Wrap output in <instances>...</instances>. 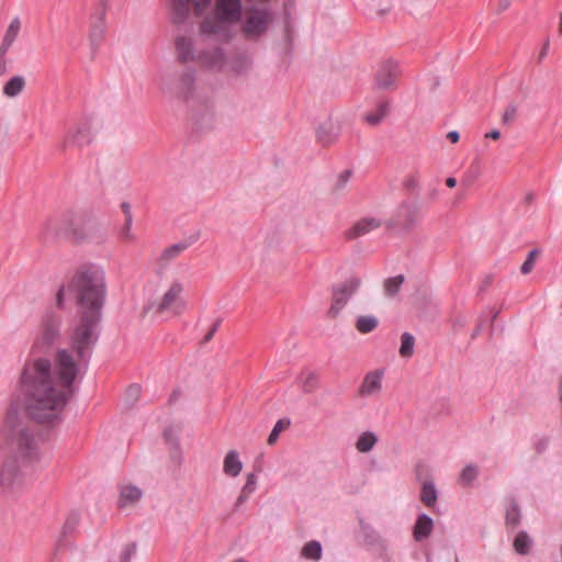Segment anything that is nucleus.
I'll return each instance as SVG.
<instances>
[{
    "label": "nucleus",
    "mask_w": 562,
    "mask_h": 562,
    "mask_svg": "<svg viewBox=\"0 0 562 562\" xmlns=\"http://www.w3.org/2000/svg\"><path fill=\"white\" fill-rule=\"evenodd\" d=\"M268 23L267 11L254 8L245 20L243 32L247 36H259L267 31Z\"/></svg>",
    "instance_id": "nucleus-13"
},
{
    "label": "nucleus",
    "mask_w": 562,
    "mask_h": 562,
    "mask_svg": "<svg viewBox=\"0 0 562 562\" xmlns=\"http://www.w3.org/2000/svg\"><path fill=\"white\" fill-rule=\"evenodd\" d=\"M438 499V493L432 481H425L420 490V502L428 508H432Z\"/></svg>",
    "instance_id": "nucleus-26"
},
{
    "label": "nucleus",
    "mask_w": 562,
    "mask_h": 562,
    "mask_svg": "<svg viewBox=\"0 0 562 562\" xmlns=\"http://www.w3.org/2000/svg\"><path fill=\"white\" fill-rule=\"evenodd\" d=\"M359 526L363 542L369 547L376 546L380 541V536L374 528L366 522L363 518H359Z\"/></svg>",
    "instance_id": "nucleus-28"
},
{
    "label": "nucleus",
    "mask_w": 562,
    "mask_h": 562,
    "mask_svg": "<svg viewBox=\"0 0 562 562\" xmlns=\"http://www.w3.org/2000/svg\"><path fill=\"white\" fill-rule=\"evenodd\" d=\"M243 469V463L239 460L238 452L231 450L224 458L223 471L228 476H237Z\"/></svg>",
    "instance_id": "nucleus-22"
},
{
    "label": "nucleus",
    "mask_w": 562,
    "mask_h": 562,
    "mask_svg": "<svg viewBox=\"0 0 562 562\" xmlns=\"http://www.w3.org/2000/svg\"><path fill=\"white\" fill-rule=\"evenodd\" d=\"M378 436L373 431H363L356 441V449L361 453L370 452L378 443Z\"/></svg>",
    "instance_id": "nucleus-27"
},
{
    "label": "nucleus",
    "mask_w": 562,
    "mask_h": 562,
    "mask_svg": "<svg viewBox=\"0 0 562 562\" xmlns=\"http://www.w3.org/2000/svg\"><path fill=\"white\" fill-rule=\"evenodd\" d=\"M249 495L250 494L247 492H244V491L240 492L239 496L237 497V499L234 504V512H237L240 508V506L247 502Z\"/></svg>",
    "instance_id": "nucleus-52"
},
{
    "label": "nucleus",
    "mask_w": 562,
    "mask_h": 562,
    "mask_svg": "<svg viewBox=\"0 0 562 562\" xmlns=\"http://www.w3.org/2000/svg\"><path fill=\"white\" fill-rule=\"evenodd\" d=\"M79 520H80V516L77 512L70 513L64 522V526L61 529L63 536L67 537L68 535H70L78 526Z\"/></svg>",
    "instance_id": "nucleus-41"
},
{
    "label": "nucleus",
    "mask_w": 562,
    "mask_h": 562,
    "mask_svg": "<svg viewBox=\"0 0 562 562\" xmlns=\"http://www.w3.org/2000/svg\"><path fill=\"white\" fill-rule=\"evenodd\" d=\"M75 300L78 322L70 335V348L58 349L55 368L61 390L52 380V362L37 358L26 364L21 373V392L24 409L31 420L53 430L63 422L61 413L75 393L79 364L87 367L101 335V321L106 301V282L103 269L94 263H83L76 270L67 286L61 284L56 293V306L65 310V292Z\"/></svg>",
    "instance_id": "nucleus-1"
},
{
    "label": "nucleus",
    "mask_w": 562,
    "mask_h": 562,
    "mask_svg": "<svg viewBox=\"0 0 562 562\" xmlns=\"http://www.w3.org/2000/svg\"><path fill=\"white\" fill-rule=\"evenodd\" d=\"M131 227H132V224H127V220H125V223H124V226L121 231V236L123 238H130L131 237Z\"/></svg>",
    "instance_id": "nucleus-59"
},
{
    "label": "nucleus",
    "mask_w": 562,
    "mask_h": 562,
    "mask_svg": "<svg viewBox=\"0 0 562 562\" xmlns=\"http://www.w3.org/2000/svg\"><path fill=\"white\" fill-rule=\"evenodd\" d=\"M178 52V60L182 64L195 59L194 45L191 37L178 36L175 41Z\"/></svg>",
    "instance_id": "nucleus-21"
},
{
    "label": "nucleus",
    "mask_w": 562,
    "mask_h": 562,
    "mask_svg": "<svg viewBox=\"0 0 562 562\" xmlns=\"http://www.w3.org/2000/svg\"><path fill=\"white\" fill-rule=\"evenodd\" d=\"M290 426V419L288 418H281L279 419L272 430L270 431L269 436H268V439H267V442L268 445H273L277 442L279 436H280V432L285 429L286 427Z\"/></svg>",
    "instance_id": "nucleus-40"
},
{
    "label": "nucleus",
    "mask_w": 562,
    "mask_h": 562,
    "mask_svg": "<svg viewBox=\"0 0 562 562\" xmlns=\"http://www.w3.org/2000/svg\"><path fill=\"white\" fill-rule=\"evenodd\" d=\"M284 37H285V41H286L288 45H291V43H292V30H291L290 24L285 25Z\"/></svg>",
    "instance_id": "nucleus-60"
},
{
    "label": "nucleus",
    "mask_w": 562,
    "mask_h": 562,
    "mask_svg": "<svg viewBox=\"0 0 562 562\" xmlns=\"http://www.w3.org/2000/svg\"><path fill=\"white\" fill-rule=\"evenodd\" d=\"M447 138L452 143V144H456L459 142L460 139V133L458 131H450L448 134H447Z\"/></svg>",
    "instance_id": "nucleus-58"
},
{
    "label": "nucleus",
    "mask_w": 562,
    "mask_h": 562,
    "mask_svg": "<svg viewBox=\"0 0 562 562\" xmlns=\"http://www.w3.org/2000/svg\"><path fill=\"white\" fill-rule=\"evenodd\" d=\"M540 254H541L540 248H533L528 252L526 260L520 266V272L522 274H528L532 271L536 260Z\"/></svg>",
    "instance_id": "nucleus-38"
},
{
    "label": "nucleus",
    "mask_w": 562,
    "mask_h": 562,
    "mask_svg": "<svg viewBox=\"0 0 562 562\" xmlns=\"http://www.w3.org/2000/svg\"><path fill=\"white\" fill-rule=\"evenodd\" d=\"M419 220V204L416 201L403 200L397 206L394 217L386 223V227L390 229L400 227L405 233H409Z\"/></svg>",
    "instance_id": "nucleus-5"
},
{
    "label": "nucleus",
    "mask_w": 562,
    "mask_h": 562,
    "mask_svg": "<svg viewBox=\"0 0 562 562\" xmlns=\"http://www.w3.org/2000/svg\"><path fill=\"white\" fill-rule=\"evenodd\" d=\"M476 177H477L476 170H473V169L468 170L464 178L461 181L462 186H465V187L471 186L472 182L476 179Z\"/></svg>",
    "instance_id": "nucleus-51"
},
{
    "label": "nucleus",
    "mask_w": 562,
    "mask_h": 562,
    "mask_svg": "<svg viewBox=\"0 0 562 562\" xmlns=\"http://www.w3.org/2000/svg\"><path fill=\"white\" fill-rule=\"evenodd\" d=\"M479 476V468L476 465H474L473 463H470V464H467L460 475H459V483L464 486V487H469L473 484V482L477 479Z\"/></svg>",
    "instance_id": "nucleus-32"
},
{
    "label": "nucleus",
    "mask_w": 562,
    "mask_h": 562,
    "mask_svg": "<svg viewBox=\"0 0 562 562\" xmlns=\"http://www.w3.org/2000/svg\"><path fill=\"white\" fill-rule=\"evenodd\" d=\"M7 71V58H2V56H0V76H3Z\"/></svg>",
    "instance_id": "nucleus-63"
},
{
    "label": "nucleus",
    "mask_w": 562,
    "mask_h": 562,
    "mask_svg": "<svg viewBox=\"0 0 562 562\" xmlns=\"http://www.w3.org/2000/svg\"><path fill=\"white\" fill-rule=\"evenodd\" d=\"M383 370L370 371L366 374L359 392L362 396L371 395L382 389Z\"/></svg>",
    "instance_id": "nucleus-18"
},
{
    "label": "nucleus",
    "mask_w": 562,
    "mask_h": 562,
    "mask_svg": "<svg viewBox=\"0 0 562 562\" xmlns=\"http://www.w3.org/2000/svg\"><path fill=\"white\" fill-rule=\"evenodd\" d=\"M92 142L91 124L88 120L80 122L75 128H70L63 142V147H83Z\"/></svg>",
    "instance_id": "nucleus-12"
},
{
    "label": "nucleus",
    "mask_w": 562,
    "mask_h": 562,
    "mask_svg": "<svg viewBox=\"0 0 562 562\" xmlns=\"http://www.w3.org/2000/svg\"><path fill=\"white\" fill-rule=\"evenodd\" d=\"M355 326L359 333L369 334L379 326V321L373 315H361L357 318Z\"/></svg>",
    "instance_id": "nucleus-31"
},
{
    "label": "nucleus",
    "mask_w": 562,
    "mask_h": 562,
    "mask_svg": "<svg viewBox=\"0 0 562 562\" xmlns=\"http://www.w3.org/2000/svg\"><path fill=\"white\" fill-rule=\"evenodd\" d=\"M516 112H517V109L515 105H513V104L508 105L503 114V122L509 123L510 121H513L516 115Z\"/></svg>",
    "instance_id": "nucleus-48"
},
{
    "label": "nucleus",
    "mask_w": 562,
    "mask_h": 562,
    "mask_svg": "<svg viewBox=\"0 0 562 562\" xmlns=\"http://www.w3.org/2000/svg\"><path fill=\"white\" fill-rule=\"evenodd\" d=\"M121 209H122V212L124 213L125 220H127V224L128 225L132 224L133 223V215H132L130 203L123 202L121 204Z\"/></svg>",
    "instance_id": "nucleus-53"
},
{
    "label": "nucleus",
    "mask_w": 562,
    "mask_h": 562,
    "mask_svg": "<svg viewBox=\"0 0 562 562\" xmlns=\"http://www.w3.org/2000/svg\"><path fill=\"white\" fill-rule=\"evenodd\" d=\"M67 236L78 243L91 241L102 244L105 241L106 228L91 213H81L77 217L72 212H65L59 216L46 221L42 237L45 240Z\"/></svg>",
    "instance_id": "nucleus-2"
},
{
    "label": "nucleus",
    "mask_w": 562,
    "mask_h": 562,
    "mask_svg": "<svg viewBox=\"0 0 562 562\" xmlns=\"http://www.w3.org/2000/svg\"><path fill=\"white\" fill-rule=\"evenodd\" d=\"M190 246L189 243L180 241L177 244H173L167 248L164 249L160 256V261H170L175 258H177L182 251H184Z\"/></svg>",
    "instance_id": "nucleus-35"
},
{
    "label": "nucleus",
    "mask_w": 562,
    "mask_h": 562,
    "mask_svg": "<svg viewBox=\"0 0 562 562\" xmlns=\"http://www.w3.org/2000/svg\"><path fill=\"white\" fill-rule=\"evenodd\" d=\"M404 281H405V277L403 274H397L395 277L387 278L384 281L385 295L390 296V297L395 296L400 292Z\"/></svg>",
    "instance_id": "nucleus-34"
},
{
    "label": "nucleus",
    "mask_w": 562,
    "mask_h": 562,
    "mask_svg": "<svg viewBox=\"0 0 562 562\" xmlns=\"http://www.w3.org/2000/svg\"><path fill=\"white\" fill-rule=\"evenodd\" d=\"M521 521V512L516 497L510 496L506 499L505 525L507 528L516 529Z\"/></svg>",
    "instance_id": "nucleus-20"
},
{
    "label": "nucleus",
    "mask_w": 562,
    "mask_h": 562,
    "mask_svg": "<svg viewBox=\"0 0 562 562\" xmlns=\"http://www.w3.org/2000/svg\"><path fill=\"white\" fill-rule=\"evenodd\" d=\"M300 380L302 381V391L305 394H310L318 387V375L316 372L311 371L305 376L302 373Z\"/></svg>",
    "instance_id": "nucleus-37"
},
{
    "label": "nucleus",
    "mask_w": 562,
    "mask_h": 562,
    "mask_svg": "<svg viewBox=\"0 0 562 562\" xmlns=\"http://www.w3.org/2000/svg\"><path fill=\"white\" fill-rule=\"evenodd\" d=\"M549 47H550V40L547 38L542 45V48L539 53V56H538V61L541 63L543 60V58L548 55V52H549Z\"/></svg>",
    "instance_id": "nucleus-55"
},
{
    "label": "nucleus",
    "mask_w": 562,
    "mask_h": 562,
    "mask_svg": "<svg viewBox=\"0 0 562 562\" xmlns=\"http://www.w3.org/2000/svg\"><path fill=\"white\" fill-rule=\"evenodd\" d=\"M20 29H21L20 20H19V18H14L10 22V24H9V26H8V29H7L5 33H4L3 40H5L7 42H10V43L13 44V42L18 37Z\"/></svg>",
    "instance_id": "nucleus-42"
},
{
    "label": "nucleus",
    "mask_w": 562,
    "mask_h": 562,
    "mask_svg": "<svg viewBox=\"0 0 562 562\" xmlns=\"http://www.w3.org/2000/svg\"><path fill=\"white\" fill-rule=\"evenodd\" d=\"M381 226V221L374 217H363L356 222L353 226L348 229L347 238L355 239L360 236H363L371 232L372 229L379 228Z\"/></svg>",
    "instance_id": "nucleus-17"
},
{
    "label": "nucleus",
    "mask_w": 562,
    "mask_h": 562,
    "mask_svg": "<svg viewBox=\"0 0 562 562\" xmlns=\"http://www.w3.org/2000/svg\"><path fill=\"white\" fill-rule=\"evenodd\" d=\"M322 544L317 540L306 542L302 549V555L306 559L318 561L322 558Z\"/></svg>",
    "instance_id": "nucleus-33"
},
{
    "label": "nucleus",
    "mask_w": 562,
    "mask_h": 562,
    "mask_svg": "<svg viewBox=\"0 0 562 562\" xmlns=\"http://www.w3.org/2000/svg\"><path fill=\"white\" fill-rule=\"evenodd\" d=\"M382 117H385L387 112H389V102L387 101H382L379 103L378 105V111H376Z\"/></svg>",
    "instance_id": "nucleus-56"
},
{
    "label": "nucleus",
    "mask_w": 562,
    "mask_h": 562,
    "mask_svg": "<svg viewBox=\"0 0 562 562\" xmlns=\"http://www.w3.org/2000/svg\"><path fill=\"white\" fill-rule=\"evenodd\" d=\"M183 291V286L179 281L172 282L168 291L164 294L157 311L164 312L169 308V306L176 301V299Z\"/></svg>",
    "instance_id": "nucleus-25"
},
{
    "label": "nucleus",
    "mask_w": 562,
    "mask_h": 562,
    "mask_svg": "<svg viewBox=\"0 0 562 562\" xmlns=\"http://www.w3.org/2000/svg\"><path fill=\"white\" fill-rule=\"evenodd\" d=\"M241 13V1L240 0H216L214 13L215 18L238 22Z\"/></svg>",
    "instance_id": "nucleus-14"
},
{
    "label": "nucleus",
    "mask_w": 562,
    "mask_h": 562,
    "mask_svg": "<svg viewBox=\"0 0 562 562\" xmlns=\"http://www.w3.org/2000/svg\"><path fill=\"white\" fill-rule=\"evenodd\" d=\"M11 45H12V43L7 42L5 40H2V43L0 45V56H2V58H5V55Z\"/></svg>",
    "instance_id": "nucleus-57"
},
{
    "label": "nucleus",
    "mask_w": 562,
    "mask_h": 562,
    "mask_svg": "<svg viewBox=\"0 0 562 562\" xmlns=\"http://www.w3.org/2000/svg\"><path fill=\"white\" fill-rule=\"evenodd\" d=\"M63 317L53 310L44 313L41 319L40 334L34 341L33 348L43 347L49 349L60 338Z\"/></svg>",
    "instance_id": "nucleus-4"
},
{
    "label": "nucleus",
    "mask_w": 562,
    "mask_h": 562,
    "mask_svg": "<svg viewBox=\"0 0 562 562\" xmlns=\"http://www.w3.org/2000/svg\"><path fill=\"white\" fill-rule=\"evenodd\" d=\"M514 550L520 555H527L532 547V539L526 531H519L513 542Z\"/></svg>",
    "instance_id": "nucleus-29"
},
{
    "label": "nucleus",
    "mask_w": 562,
    "mask_h": 562,
    "mask_svg": "<svg viewBox=\"0 0 562 562\" xmlns=\"http://www.w3.org/2000/svg\"><path fill=\"white\" fill-rule=\"evenodd\" d=\"M212 0H173L171 3V22L183 24L190 14V5L194 8L196 15H200L210 5Z\"/></svg>",
    "instance_id": "nucleus-8"
},
{
    "label": "nucleus",
    "mask_w": 562,
    "mask_h": 562,
    "mask_svg": "<svg viewBox=\"0 0 562 562\" xmlns=\"http://www.w3.org/2000/svg\"><path fill=\"white\" fill-rule=\"evenodd\" d=\"M400 72V65L396 60L390 58L382 61L375 74V87L381 90L391 89L395 86Z\"/></svg>",
    "instance_id": "nucleus-10"
},
{
    "label": "nucleus",
    "mask_w": 562,
    "mask_h": 562,
    "mask_svg": "<svg viewBox=\"0 0 562 562\" xmlns=\"http://www.w3.org/2000/svg\"><path fill=\"white\" fill-rule=\"evenodd\" d=\"M415 337L409 333H403L401 337L400 355L408 358L414 352Z\"/></svg>",
    "instance_id": "nucleus-36"
},
{
    "label": "nucleus",
    "mask_w": 562,
    "mask_h": 562,
    "mask_svg": "<svg viewBox=\"0 0 562 562\" xmlns=\"http://www.w3.org/2000/svg\"><path fill=\"white\" fill-rule=\"evenodd\" d=\"M164 438H165L166 442L171 446V449H172L171 457L172 458L179 457L181 453L180 442H179L178 437L175 435V431L171 428L165 429Z\"/></svg>",
    "instance_id": "nucleus-39"
},
{
    "label": "nucleus",
    "mask_w": 562,
    "mask_h": 562,
    "mask_svg": "<svg viewBox=\"0 0 562 562\" xmlns=\"http://www.w3.org/2000/svg\"><path fill=\"white\" fill-rule=\"evenodd\" d=\"M338 138V133L334 131L331 123L321 124L316 128V140L322 146H329L334 144Z\"/></svg>",
    "instance_id": "nucleus-24"
},
{
    "label": "nucleus",
    "mask_w": 562,
    "mask_h": 562,
    "mask_svg": "<svg viewBox=\"0 0 562 562\" xmlns=\"http://www.w3.org/2000/svg\"><path fill=\"white\" fill-rule=\"evenodd\" d=\"M221 324H222V318H217L211 326V328L209 329V331L205 334V336L203 337L202 339V344H207L210 342L214 335L216 334V331L218 330V328L221 327Z\"/></svg>",
    "instance_id": "nucleus-46"
},
{
    "label": "nucleus",
    "mask_w": 562,
    "mask_h": 562,
    "mask_svg": "<svg viewBox=\"0 0 562 562\" xmlns=\"http://www.w3.org/2000/svg\"><path fill=\"white\" fill-rule=\"evenodd\" d=\"M361 285V280L358 277H351L347 282L333 285V302L328 310V316L331 318L337 317L344 306L347 304L352 294Z\"/></svg>",
    "instance_id": "nucleus-7"
},
{
    "label": "nucleus",
    "mask_w": 562,
    "mask_h": 562,
    "mask_svg": "<svg viewBox=\"0 0 562 562\" xmlns=\"http://www.w3.org/2000/svg\"><path fill=\"white\" fill-rule=\"evenodd\" d=\"M510 7V0H499L498 2V11L503 12Z\"/></svg>",
    "instance_id": "nucleus-62"
},
{
    "label": "nucleus",
    "mask_w": 562,
    "mask_h": 562,
    "mask_svg": "<svg viewBox=\"0 0 562 562\" xmlns=\"http://www.w3.org/2000/svg\"><path fill=\"white\" fill-rule=\"evenodd\" d=\"M143 492L135 485H126L121 490L119 506L125 507L127 505H134L140 501Z\"/></svg>",
    "instance_id": "nucleus-23"
},
{
    "label": "nucleus",
    "mask_w": 562,
    "mask_h": 562,
    "mask_svg": "<svg viewBox=\"0 0 562 562\" xmlns=\"http://www.w3.org/2000/svg\"><path fill=\"white\" fill-rule=\"evenodd\" d=\"M126 394L130 398H132L133 401H136L140 394V385L139 384H131L126 390Z\"/></svg>",
    "instance_id": "nucleus-50"
},
{
    "label": "nucleus",
    "mask_w": 562,
    "mask_h": 562,
    "mask_svg": "<svg viewBox=\"0 0 562 562\" xmlns=\"http://www.w3.org/2000/svg\"><path fill=\"white\" fill-rule=\"evenodd\" d=\"M136 549L137 546L135 542L126 544L121 553L120 562H131L133 555L136 553Z\"/></svg>",
    "instance_id": "nucleus-44"
},
{
    "label": "nucleus",
    "mask_w": 562,
    "mask_h": 562,
    "mask_svg": "<svg viewBox=\"0 0 562 562\" xmlns=\"http://www.w3.org/2000/svg\"><path fill=\"white\" fill-rule=\"evenodd\" d=\"M432 529V518L429 515L422 513L417 516L413 526V538L415 541L422 542L430 537Z\"/></svg>",
    "instance_id": "nucleus-16"
},
{
    "label": "nucleus",
    "mask_w": 562,
    "mask_h": 562,
    "mask_svg": "<svg viewBox=\"0 0 562 562\" xmlns=\"http://www.w3.org/2000/svg\"><path fill=\"white\" fill-rule=\"evenodd\" d=\"M198 59L203 66L209 68H221L225 64V52L222 47L212 50H202L198 55Z\"/></svg>",
    "instance_id": "nucleus-19"
},
{
    "label": "nucleus",
    "mask_w": 562,
    "mask_h": 562,
    "mask_svg": "<svg viewBox=\"0 0 562 562\" xmlns=\"http://www.w3.org/2000/svg\"><path fill=\"white\" fill-rule=\"evenodd\" d=\"M446 184L448 188H454L457 186V179L454 177H448L446 179Z\"/></svg>",
    "instance_id": "nucleus-64"
},
{
    "label": "nucleus",
    "mask_w": 562,
    "mask_h": 562,
    "mask_svg": "<svg viewBox=\"0 0 562 562\" xmlns=\"http://www.w3.org/2000/svg\"><path fill=\"white\" fill-rule=\"evenodd\" d=\"M234 22L215 18H206L202 21L200 30L202 34L214 35L223 43H228L233 38L231 25Z\"/></svg>",
    "instance_id": "nucleus-9"
},
{
    "label": "nucleus",
    "mask_w": 562,
    "mask_h": 562,
    "mask_svg": "<svg viewBox=\"0 0 562 562\" xmlns=\"http://www.w3.org/2000/svg\"><path fill=\"white\" fill-rule=\"evenodd\" d=\"M22 482L21 464L16 454L4 459L0 471V484L13 487Z\"/></svg>",
    "instance_id": "nucleus-11"
},
{
    "label": "nucleus",
    "mask_w": 562,
    "mask_h": 562,
    "mask_svg": "<svg viewBox=\"0 0 562 562\" xmlns=\"http://www.w3.org/2000/svg\"><path fill=\"white\" fill-rule=\"evenodd\" d=\"M108 9L109 0H99L90 14L89 41L93 52L100 46L105 35Z\"/></svg>",
    "instance_id": "nucleus-6"
},
{
    "label": "nucleus",
    "mask_w": 562,
    "mask_h": 562,
    "mask_svg": "<svg viewBox=\"0 0 562 562\" xmlns=\"http://www.w3.org/2000/svg\"><path fill=\"white\" fill-rule=\"evenodd\" d=\"M25 87V80L22 76H13L3 86V94L14 98L22 92Z\"/></svg>",
    "instance_id": "nucleus-30"
},
{
    "label": "nucleus",
    "mask_w": 562,
    "mask_h": 562,
    "mask_svg": "<svg viewBox=\"0 0 562 562\" xmlns=\"http://www.w3.org/2000/svg\"><path fill=\"white\" fill-rule=\"evenodd\" d=\"M257 487V475L251 472L247 474V480L241 491L252 494Z\"/></svg>",
    "instance_id": "nucleus-45"
},
{
    "label": "nucleus",
    "mask_w": 562,
    "mask_h": 562,
    "mask_svg": "<svg viewBox=\"0 0 562 562\" xmlns=\"http://www.w3.org/2000/svg\"><path fill=\"white\" fill-rule=\"evenodd\" d=\"M194 88L195 70L193 68H189L179 78L176 87V95L183 101H188L193 95Z\"/></svg>",
    "instance_id": "nucleus-15"
},
{
    "label": "nucleus",
    "mask_w": 562,
    "mask_h": 562,
    "mask_svg": "<svg viewBox=\"0 0 562 562\" xmlns=\"http://www.w3.org/2000/svg\"><path fill=\"white\" fill-rule=\"evenodd\" d=\"M364 120L368 124L375 126L381 123L383 117L378 112H375V113H367L364 116Z\"/></svg>",
    "instance_id": "nucleus-49"
},
{
    "label": "nucleus",
    "mask_w": 562,
    "mask_h": 562,
    "mask_svg": "<svg viewBox=\"0 0 562 562\" xmlns=\"http://www.w3.org/2000/svg\"><path fill=\"white\" fill-rule=\"evenodd\" d=\"M351 175H352V170L351 169L344 170L338 176V180H337V183H336V189L337 190L344 189L346 187L347 182L349 181Z\"/></svg>",
    "instance_id": "nucleus-47"
},
{
    "label": "nucleus",
    "mask_w": 562,
    "mask_h": 562,
    "mask_svg": "<svg viewBox=\"0 0 562 562\" xmlns=\"http://www.w3.org/2000/svg\"><path fill=\"white\" fill-rule=\"evenodd\" d=\"M2 435L22 460V463L37 460V445L33 434L23 424L18 406L11 404L5 413Z\"/></svg>",
    "instance_id": "nucleus-3"
},
{
    "label": "nucleus",
    "mask_w": 562,
    "mask_h": 562,
    "mask_svg": "<svg viewBox=\"0 0 562 562\" xmlns=\"http://www.w3.org/2000/svg\"><path fill=\"white\" fill-rule=\"evenodd\" d=\"M485 137L496 140L501 137V132L498 130H492L485 134Z\"/></svg>",
    "instance_id": "nucleus-61"
},
{
    "label": "nucleus",
    "mask_w": 562,
    "mask_h": 562,
    "mask_svg": "<svg viewBox=\"0 0 562 562\" xmlns=\"http://www.w3.org/2000/svg\"><path fill=\"white\" fill-rule=\"evenodd\" d=\"M548 445H549V441L547 438H540L536 445H535V449L537 451L538 454H541L543 453L547 448H548Z\"/></svg>",
    "instance_id": "nucleus-54"
},
{
    "label": "nucleus",
    "mask_w": 562,
    "mask_h": 562,
    "mask_svg": "<svg viewBox=\"0 0 562 562\" xmlns=\"http://www.w3.org/2000/svg\"><path fill=\"white\" fill-rule=\"evenodd\" d=\"M403 188L409 194H417L419 191V179L416 173L408 175L403 181Z\"/></svg>",
    "instance_id": "nucleus-43"
}]
</instances>
